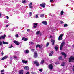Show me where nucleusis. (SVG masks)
<instances>
[{
  "label": "nucleus",
  "mask_w": 74,
  "mask_h": 74,
  "mask_svg": "<svg viewBox=\"0 0 74 74\" xmlns=\"http://www.w3.org/2000/svg\"><path fill=\"white\" fill-rule=\"evenodd\" d=\"M74 60V57L71 56L70 58H69V62H73V60Z\"/></svg>",
  "instance_id": "obj_1"
},
{
  "label": "nucleus",
  "mask_w": 74,
  "mask_h": 74,
  "mask_svg": "<svg viewBox=\"0 0 74 74\" xmlns=\"http://www.w3.org/2000/svg\"><path fill=\"white\" fill-rule=\"evenodd\" d=\"M53 67V66H52V64L49 65L48 67V68L50 70H52Z\"/></svg>",
  "instance_id": "obj_2"
},
{
  "label": "nucleus",
  "mask_w": 74,
  "mask_h": 74,
  "mask_svg": "<svg viewBox=\"0 0 74 74\" xmlns=\"http://www.w3.org/2000/svg\"><path fill=\"white\" fill-rule=\"evenodd\" d=\"M64 42H62L61 44L60 47V50H62V48H63V45H64L65 44Z\"/></svg>",
  "instance_id": "obj_3"
},
{
  "label": "nucleus",
  "mask_w": 74,
  "mask_h": 74,
  "mask_svg": "<svg viewBox=\"0 0 74 74\" xmlns=\"http://www.w3.org/2000/svg\"><path fill=\"white\" fill-rule=\"evenodd\" d=\"M63 34H61L59 36L58 38L59 40H62V37H63Z\"/></svg>",
  "instance_id": "obj_4"
},
{
  "label": "nucleus",
  "mask_w": 74,
  "mask_h": 74,
  "mask_svg": "<svg viewBox=\"0 0 74 74\" xmlns=\"http://www.w3.org/2000/svg\"><path fill=\"white\" fill-rule=\"evenodd\" d=\"M34 58H37V52H34Z\"/></svg>",
  "instance_id": "obj_5"
},
{
  "label": "nucleus",
  "mask_w": 74,
  "mask_h": 74,
  "mask_svg": "<svg viewBox=\"0 0 74 74\" xmlns=\"http://www.w3.org/2000/svg\"><path fill=\"white\" fill-rule=\"evenodd\" d=\"M13 42L14 43V44H16V45H19V42L18 41H16V40L14 41Z\"/></svg>",
  "instance_id": "obj_6"
},
{
  "label": "nucleus",
  "mask_w": 74,
  "mask_h": 74,
  "mask_svg": "<svg viewBox=\"0 0 74 74\" xmlns=\"http://www.w3.org/2000/svg\"><path fill=\"white\" fill-rule=\"evenodd\" d=\"M34 63L35 64H36V65L37 66H39V63L37 61H34Z\"/></svg>",
  "instance_id": "obj_7"
},
{
  "label": "nucleus",
  "mask_w": 74,
  "mask_h": 74,
  "mask_svg": "<svg viewBox=\"0 0 74 74\" xmlns=\"http://www.w3.org/2000/svg\"><path fill=\"white\" fill-rule=\"evenodd\" d=\"M38 24V23H34L33 24V25H34L33 26L34 28H36V27H37V26Z\"/></svg>",
  "instance_id": "obj_8"
},
{
  "label": "nucleus",
  "mask_w": 74,
  "mask_h": 74,
  "mask_svg": "<svg viewBox=\"0 0 74 74\" xmlns=\"http://www.w3.org/2000/svg\"><path fill=\"white\" fill-rule=\"evenodd\" d=\"M1 39H4L6 37V35L5 34H4V35H2L1 36Z\"/></svg>",
  "instance_id": "obj_9"
},
{
  "label": "nucleus",
  "mask_w": 74,
  "mask_h": 74,
  "mask_svg": "<svg viewBox=\"0 0 74 74\" xmlns=\"http://www.w3.org/2000/svg\"><path fill=\"white\" fill-rule=\"evenodd\" d=\"M61 54L62 55H64V56H65V58H66V57L67 56V54H66V53H64V52H62L61 53Z\"/></svg>",
  "instance_id": "obj_10"
},
{
  "label": "nucleus",
  "mask_w": 74,
  "mask_h": 74,
  "mask_svg": "<svg viewBox=\"0 0 74 74\" xmlns=\"http://www.w3.org/2000/svg\"><path fill=\"white\" fill-rule=\"evenodd\" d=\"M45 3H43L42 4H40V5L41 7H43V8H45Z\"/></svg>",
  "instance_id": "obj_11"
},
{
  "label": "nucleus",
  "mask_w": 74,
  "mask_h": 74,
  "mask_svg": "<svg viewBox=\"0 0 74 74\" xmlns=\"http://www.w3.org/2000/svg\"><path fill=\"white\" fill-rule=\"evenodd\" d=\"M19 74H23V70H20L19 71Z\"/></svg>",
  "instance_id": "obj_12"
},
{
  "label": "nucleus",
  "mask_w": 74,
  "mask_h": 74,
  "mask_svg": "<svg viewBox=\"0 0 74 74\" xmlns=\"http://www.w3.org/2000/svg\"><path fill=\"white\" fill-rule=\"evenodd\" d=\"M43 24L45 25H47V22L46 21H43L42 22Z\"/></svg>",
  "instance_id": "obj_13"
},
{
  "label": "nucleus",
  "mask_w": 74,
  "mask_h": 74,
  "mask_svg": "<svg viewBox=\"0 0 74 74\" xmlns=\"http://www.w3.org/2000/svg\"><path fill=\"white\" fill-rule=\"evenodd\" d=\"M24 52L25 53H29V51L28 50H25L24 51Z\"/></svg>",
  "instance_id": "obj_14"
},
{
  "label": "nucleus",
  "mask_w": 74,
  "mask_h": 74,
  "mask_svg": "<svg viewBox=\"0 0 74 74\" xmlns=\"http://www.w3.org/2000/svg\"><path fill=\"white\" fill-rule=\"evenodd\" d=\"M24 69L25 70H29V67H28V66H26L24 67Z\"/></svg>",
  "instance_id": "obj_15"
},
{
  "label": "nucleus",
  "mask_w": 74,
  "mask_h": 74,
  "mask_svg": "<svg viewBox=\"0 0 74 74\" xmlns=\"http://www.w3.org/2000/svg\"><path fill=\"white\" fill-rule=\"evenodd\" d=\"M32 3L30 2V4L29 5V8H33V6H32Z\"/></svg>",
  "instance_id": "obj_16"
},
{
  "label": "nucleus",
  "mask_w": 74,
  "mask_h": 74,
  "mask_svg": "<svg viewBox=\"0 0 74 74\" xmlns=\"http://www.w3.org/2000/svg\"><path fill=\"white\" fill-rule=\"evenodd\" d=\"M7 56H5L3 58H2L1 60H4V59H7Z\"/></svg>",
  "instance_id": "obj_17"
},
{
  "label": "nucleus",
  "mask_w": 74,
  "mask_h": 74,
  "mask_svg": "<svg viewBox=\"0 0 74 74\" xmlns=\"http://www.w3.org/2000/svg\"><path fill=\"white\" fill-rule=\"evenodd\" d=\"M22 40H24L25 41H27L28 40V39L23 38H22Z\"/></svg>",
  "instance_id": "obj_18"
},
{
  "label": "nucleus",
  "mask_w": 74,
  "mask_h": 74,
  "mask_svg": "<svg viewBox=\"0 0 74 74\" xmlns=\"http://www.w3.org/2000/svg\"><path fill=\"white\" fill-rule=\"evenodd\" d=\"M51 42L52 43V45H54V44H55V40L52 39L51 40Z\"/></svg>",
  "instance_id": "obj_19"
},
{
  "label": "nucleus",
  "mask_w": 74,
  "mask_h": 74,
  "mask_svg": "<svg viewBox=\"0 0 74 74\" xmlns=\"http://www.w3.org/2000/svg\"><path fill=\"white\" fill-rule=\"evenodd\" d=\"M40 33V31H38L36 32V35H38Z\"/></svg>",
  "instance_id": "obj_20"
},
{
  "label": "nucleus",
  "mask_w": 74,
  "mask_h": 74,
  "mask_svg": "<svg viewBox=\"0 0 74 74\" xmlns=\"http://www.w3.org/2000/svg\"><path fill=\"white\" fill-rule=\"evenodd\" d=\"M44 62V60H42L40 62V63H41V64H43Z\"/></svg>",
  "instance_id": "obj_21"
},
{
  "label": "nucleus",
  "mask_w": 74,
  "mask_h": 74,
  "mask_svg": "<svg viewBox=\"0 0 74 74\" xmlns=\"http://www.w3.org/2000/svg\"><path fill=\"white\" fill-rule=\"evenodd\" d=\"M22 62L23 63H27V61L23 60Z\"/></svg>",
  "instance_id": "obj_22"
},
{
  "label": "nucleus",
  "mask_w": 74,
  "mask_h": 74,
  "mask_svg": "<svg viewBox=\"0 0 74 74\" xmlns=\"http://www.w3.org/2000/svg\"><path fill=\"white\" fill-rule=\"evenodd\" d=\"M22 3L23 4H25V3H26V1L25 0H23L22 1Z\"/></svg>",
  "instance_id": "obj_23"
},
{
  "label": "nucleus",
  "mask_w": 74,
  "mask_h": 74,
  "mask_svg": "<svg viewBox=\"0 0 74 74\" xmlns=\"http://www.w3.org/2000/svg\"><path fill=\"white\" fill-rule=\"evenodd\" d=\"M2 42L3 44H8V42H4V41H3V42Z\"/></svg>",
  "instance_id": "obj_24"
},
{
  "label": "nucleus",
  "mask_w": 74,
  "mask_h": 74,
  "mask_svg": "<svg viewBox=\"0 0 74 74\" xmlns=\"http://www.w3.org/2000/svg\"><path fill=\"white\" fill-rule=\"evenodd\" d=\"M63 13H64V12H63V11H61V13H60L61 15H63Z\"/></svg>",
  "instance_id": "obj_25"
},
{
  "label": "nucleus",
  "mask_w": 74,
  "mask_h": 74,
  "mask_svg": "<svg viewBox=\"0 0 74 74\" xmlns=\"http://www.w3.org/2000/svg\"><path fill=\"white\" fill-rule=\"evenodd\" d=\"M55 49L56 50V51H57L58 50V47L56 46L55 47Z\"/></svg>",
  "instance_id": "obj_26"
},
{
  "label": "nucleus",
  "mask_w": 74,
  "mask_h": 74,
  "mask_svg": "<svg viewBox=\"0 0 74 74\" xmlns=\"http://www.w3.org/2000/svg\"><path fill=\"white\" fill-rule=\"evenodd\" d=\"M37 47H39V48H41V47L40 46V45H36V48H37Z\"/></svg>",
  "instance_id": "obj_27"
},
{
  "label": "nucleus",
  "mask_w": 74,
  "mask_h": 74,
  "mask_svg": "<svg viewBox=\"0 0 74 74\" xmlns=\"http://www.w3.org/2000/svg\"><path fill=\"white\" fill-rule=\"evenodd\" d=\"M65 64V63L64 62H63V63H62L61 64V66H64V64Z\"/></svg>",
  "instance_id": "obj_28"
},
{
  "label": "nucleus",
  "mask_w": 74,
  "mask_h": 74,
  "mask_svg": "<svg viewBox=\"0 0 74 74\" xmlns=\"http://www.w3.org/2000/svg\"><path fill=\"white\" fill-rule=\"evenodd\" d=\"M58 59L60 60H61L62 59V57L61 56H60L58 58Z\"/></svg>",
  "instance_id": "obj_29"
},
{
  "label": "nucleus",
  "mask_w": 74,
  "mask_h": 74,
  "mask_svg": "<svg viewBox=\"0 0 74 74\" xmlns=\"http://www.w3.org/2000/svg\"><path fill=\"white\" fill-rule=\"evenodd\" d=\"M40 17L41 18H44V14H42L40 15Z\"/></svg>",
  "instance_id": "obj_30"
},
{
  "label": "nucleus",
  "mask_w": 74,
  "mask_h": 74,
  "mask_svg": "<svg viewBox=\"0 0 74 74\" xmlns=\"http://www.w3.org/2000/svg\"><path fill=\"white\" fill-rule=\"evenodd\" d=\"M29 44L30 45H32V44H34V43H33V42H29Z\"/></svg>",
  "instance_id": "obj_31"
},
{
  "label": "nucleus",
  "mask_w": 74,
  "mask_h": 74,
  "mask_svg": "<svg viewBox=\"0 0 74 74\" xmlns=\"http://www.w3.org/2000/svg\"><path fill=\"white\" fill-rule=\"evenodd\" d=\"M67 26H68V25H67V24H65L64 25V27H66Z\"/></svg>",
  "instance_id": "obj_32"
},
{
  "label": "nucleus",
  "mask_w": 74,
  "mask_h": 74,
  "mask_svg": "<svg viewBox=\"0 0 74 74\" xmlns=\"http://www.w3.org/2000/svg\"><path fill=\"white\" fill-rule=\"evenodd\" d=\"M14 58V59H17L18 58V57H16V56H13Z\"/></svg>",
  "instance_id": "obj_33"
},
{
  "label": "nucleus",
  "mask_w": 74,
  "mask_h": 74,
  "mask_svg": "<svg viewBox=\"0 0 74 74\" xmlns=\"http://www.w3.org/2000/svg\"><path fill=\"white\" fill-rule=\"evenodd\" d=\"M16 37H19V35L18 34H16L15 35Z\"/></svg>",
  "instance_id": "obj_34"
},
{
  "label": "nucleus",
  "mask_w": 74,
  "mask_h": 74,
  "mask_svg": "<svg viewBox=\"0 0 74 74\" xmlns=\"http://www.w3.org/2000/svg\"><path fill=\"white\" fill-rule=\"evenodd\" d=\"M39 71H41V72H42V69H39Z\"/></svg>",
  "instance_id": "obj_35"
},
{
  "label": "nucleus",
  "mask_w": 74,
  "mask_h": 74,
  "mask_svg": "<svg viewBox=\"0 0 74 74\" xmlns=\"http://www.w3.org/2000/svg\"><path fill=\"white\" fill-rule=\"evenodd\" d=\"M32 12H30L29 13V16H32Z\"/></svg>",
  "instance_id": "obj_36"
},
{
  "label": "nucleus",
  "mask_w": 74,
  "mask_h": 74,
  "mask_svg": "<svg viewBox=\"0 0 74 74\" xmlns=\"http://www.w3.org/2000/svg\"><path fill=\"white\" fill-rule=\"evenodd\" d=\"M2 45V42L0 41V45Z\"/></svg>",
  "instance_id": "obj_37"
},
{
  "label": "nucleus",
  "mask_w": 74,
  "mask_h": 74,
  "mask_svg": "<svg viewBox=\"0 0 74 74\" xmlns=\"http://www.w3.org/2000/svg\"><path fill=\"white\" fill-rule=\"evenodd\" d=\"M12 45H11V47L9 46L8 47V48H12Z\"/></svg>",
  "instance_id": "obj_38"
},
{
  "label": "nucleus",
  "mask_w": 74,
  "mask_h": 74,
  "mask_svg": "<svg viewBox=\"0 0 74 74\" xmlns=\"http://www.w3.org/2000/svg\"><path fill=\"white\" fill-rule=\"evenodd\" d=\"M49 56H52V54L51 53H49Z\"/></svg>",
  "instance_id": "obj_39"
},
{
  "label": "nucleus",
  "mask_w": 74,
  "mask_h": 74,
  "mask_svg": "<svg viewBox=\"0 0 74 74\" xmlns=\"http://www.w3.org/2000/svg\"><path fill=\"white\" fill-rule=\"evenodd\" d=\"M1 71L2 73H3V72H4V70H1Z\"/></svg>",
  "instance_id": "obj_40"
},
{
  "label": "nucleus",
  "mask_w": 74,
  "mask_h": 74,
  "mask_svg": "<svg viewBox=\"0 0 74 74\" xmlns=\"http://www.w3.org/2000/svg\"><path fill=\"white\" fill-rule=\"evenodd\" d=\"M49 45V43H47V44H46V47H48Z\"/></svg>",
  "instance_id": "obj_41"
},
{
  "label": "nucleus",
  "mask_w": 74,
  "mask_h": 74,
  "mask_svg": "<svg viewBox=\"0 0 74 74\" xmlns=\"http://www.w3.org/2000/svg\"><path fill=\"white\" fill-rule=\"evenodd\" d=\"M51 54H53V51H51Z\"/></svg>",
  "instance_id": "obj_42"
},
{
  "label": "nucleus",
  "mask_w": 74,
  "mask_h": 74,
  "mask_svg": "<svg viewBox=\"0 0 74 74\" xmlns=\"http://www.w3.org/2000/svg\"><path fill=\"white\" fill-rule=\"evenodd\" d=\"M6 18H7V19H8L9 17L8 16H6Z\"/></svg>",
  "instance_id": "obj_43"
},
{
  "label": "nucleus",
  "mask_w": 74,
  "mask_h": 74,
  "mask_svg": "<svg viewBox=\"0 0 74 74\" xmlns=\"http://www.w3.org/2000/svg\"><path fill=\"white\" fill-rule=\"evenodd\" d=\"M31 51H32V52H34V49H32Z\"/></svg>",
  "instance_id": "obj_44"
},
{
  "label": "nucleus",
  "mask_w": 74,
  "mask_h": 74,
  "mask_svg": "<svg viewBox=\"0 0 74 74\" xmlns=\"http://www.w3.org/2000/svg\"><path fill=\"white\" fill-rule=\"evenodd\" d=\"M38 16L37 15H36V18H38Z\"/></svg>",
  "instance_id": "obj_45"
},
{
  "label": "nucleus",
  "mask_w": 74,
  "mask_h": 74,
  "mask_svg": "<svg viewBox=\"0 0 74 74\" xmlns=\"http://www.w3.org/2000/svg\"><path fill=\"white\" fill-rule=\"evenodd\" d=\"M5 23H8V21H5Z\"/></svg>",
  "instance_id": "obj_46"
},
{
  "label": "nucleus",
  "mask_w": 74,
  "mask_h": 74,
  "mask_svg": "<svg viewBox=\"0 0 74 74\" xmlns=\"http://www.w3.org/2000/svg\"><path fill=\"white\" fill-rule=\"evenodd\" d=\"M26 74H30V72H27V73H26Z\"/></svg>",
  "instance_id": "obj_47"
},
{
  "label": "nucleus",
  "mask_w": 74,
  "mask_h": 74,
  "mask_svg": "<svg viewBox=\"0 0 74 74\" xmlns=\"http://www.w3.org/2000/svg\"><path fill=\"white\" fill-rule=\"evenodd\" d=\"M4 53H3V52L2 51L1 53V55H4Z\"/></svg>",
  "instance_id": "obj_48"
},
{
  "label": "nucleus",
  "mask_w": 74,
  "mask_h": 74,
  "mask_svg": "<svg viewBox=\"0 0 74 74\" xmlns=\"http://www.w3.org/2000/svg\"><path fill=\"white\" fill-rule=\"evenodd\" d=\"M53 0H50V2H51V3H52V1H53Z\"/></svg>",
  "instance_id": "obj_49"
},
{
  "label": "nucleus",
  "mask_w": 74,
  "mask_h": 74,
  "mask_svg": "<svg viewBox=\"0 0 74 74\" xmlns=\"http://www.w3.org/2000/svg\"><path fill=\"white\" fill-rule=\"evenodd\" d=\"M8 26H9V25H7L6 26V27H8Z\"/></svg>",
  "instance_id": "obj_50"
},
{
  "label": "nucleus",
  "mask_w": 74,
  "mask_h": 74,
  "mask_svg": "<svg viewBox=\"0 0 74 74\" xmlns=\"http://www.w3.org/2000/svg\"><path fill=\"white\" fill-rule=\"evenodd\" d=\"M1 14L0 13V17H1Z\"/></svg>",
  "instance_id": "obj_51"
},
{
  "label": "nucleus",
  "mask_w": 74,
  "mask_h": 74,
  "mask_svg": "<svg viewBox=\"0 0 74 74\" xmlns=\"http://www.w3.org/2000/svg\"><path fill=\"white\" fill-rule=\"evenodd\" d=\"M27 32H29V31H30V29H28L27 30Z\"/></svg>",
  "instance_id": "obj_52"
},
{
  "label": "nucleus",
  "mask_w": 74,
  "mask_h": 74,
  "mask_svg": "<svg viewBox=\"0 0 74 74\" xmlns=\"http://www.w3.org/2000/svg\"><path fill=\"white\" fill-rule=\"evenodd\" d=\"M72 47H73V48H74V45H72Z\"/></svg>",
  "instance_id": "obj_53"
},
{
  "label": "nucleus",
  "mask_w": 74,
  "mask_h": 74,
  "mask_svg": "<svg viewBox=\"0 0 74 74\" xmlns=\"http://www.w3.org/2000/svg\"><path fill=\"white\" fill-rule=\"evenodd\" d=\"M52 37V36H51V35L50 36V38H51Z\"/></svg>",
  "instance_id": "obj_54"
},
{
  "label": "nucleus",
  "mask_w": 74,
  "mask_h": 74,
  "mask_svg": "<svg viewBox=\"0 0 74 74\" xmlns=\"http://www.w3.org/2000/svg\"><path fill=\"white\" fill-rule=\"evenodd\" d=\"M1 36H0V40H1Z\"/></svg>",
  "instance_id": "obj_55"
},
{
  "label": "nucleus",
  "mask_w": 74,
  "mask_h": 74,
  "mask_svg": "<svg viewBox=\"0 0 74 74\" xmlns=\"http://www.w3.org/2000/svg\"><path fill=\"white\" fill-rule=\"evenodd\" d=\"M2 33H3L2 32H1L0 33V34H2Z\"/></svg>",
  "instance_id": "obj_56"
},
{
  "label": "nucleus",
  "mask_w": 74,
  "mask_h": 74,
  "mask_svg": "<svg viewBox=\"0 0 74 74\" xmlns=\"http://www.w3.org/2000/svg\"><path fill=\"white\" fill-rule=\"evenodd\" d=\"M1 74H4V73H2Z\"/></svg>",
  "instance_id": "obj_57"
},
{
  "label": "nucleus",
  "mask_w": 74,
  "mask_h": 74,
  "mask_svg": "<svg viewBox=\"0 0 74 74\" xmlns=\"http://www.w3.org/2000/svg\"><path fill=\"white\" fill-rule=\"evenodd\" d=\"M22 32H23L24 31H22Z\"/></svg>",
  "instance_id": "obj_58"
},
{
  "label": "nucleus",
  "mask_w": 74,
  "mask_h": 74,
  "mask_svg": "<svg viewBox=\"0 0 74 74\" xmlns=\"http://www.w3.org/2000/svg\"><path fill=\"white\" fill-rule=\"evenodd\" d=\"M49 15H51V14H50Z\"/></svg>",
  "instance_id": "obj_59"
}]
</instances>
